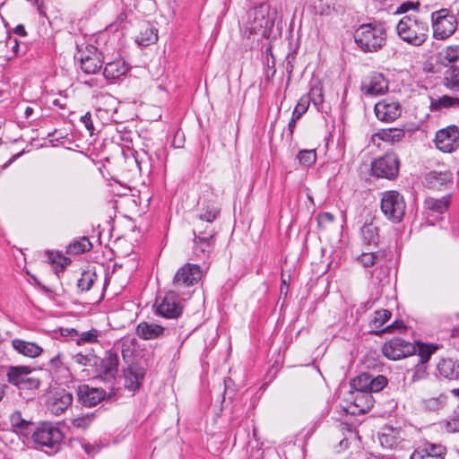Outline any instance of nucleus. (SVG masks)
Returning a JSON list of instances; mask_svg holds the SVG:
<instances>
[{
	"label": "nucleus",
	"mask_w": 459,
	"mask_h": 459,
	"mask_svg": "<svg viewBox=\"0 0 459 459\" xmlns=\"http://www.w3.org/2000/svg\"><path fill=\"white\" fill-rule=\"evenodd\" d=\"M353 38L361 51L377 52L386 43V30L381 22L364 23L356 29Z\"/></svg>",
	"instance_id": "nucleus-1"
},
{
	"label": "nucleus",
	"mask_w": 459,
	"mask_h": 459,
	"mask_svg": "<svg viewBox=\"0 0 459 459\" xmlns=\"http://www.w3.org/2000/svg\"><path fill=\"white\" fill-rule=\"evenodd\" d=\"M396 32L403 41L420 47L429 37V24L415 14L405 15L397 23Z\"/></svg>",
	"instance_id": "nucleus-2"
},
{
	"label": "nucleus",
	"mask_w": 459,
	"mask_h": 459,
	"mask_svg": "<svg viewBox=\"0 0 459 459\" xmlns=\"http://www.w3.org/2000/svg\"><path fill=\"white\" fill-rule=\"evenodd\" d=\"M64 437L62 430L49 422L40 423L31 434L35 448L48 455H54L61 449Z\"/></svg>",
	"instance_id": "nucleus-3"
},
{
	"label": "nucleus",
	"mask_w": 459,
	"mask_h": 459,
	"mask_svg": "<svg viewBox=\"0 0 459 459\" xmlns=\"http://www.w3.org/2000/svg\"><path fill=\"white\" fill-rule=\"evenodd\" d=\"M433 36L437 39H446L457 29L458 20L448 9H440L431 13Z\"/></svg>",
	"instance_id": "nucleus-4"
},
{
	"label": "nucleus",
	"mask_w": 459,
	"mask_h": 459,
	"mask_svg": "<svg viewBox=\"0 0 459 459\" xmlns=\"http://www.w3.org/2000/svg\"><path fill=\"white\" fill-rule=\"evenodd\" d=\"M381 211L384 215L394 222L402 221L405 213V202L403 196L394 190L383 193L381 198Z\"/></svg>",
	"instance_id": "nucleus-5"
},
{
	"label": "nucleus",
	"mask_w": 459,
	"mask_h": 459,
	"mask_svg": "<svg viewBox=\"0 0 459 459\" xmlns=\"http://www.w3.org/2000/svg\"><path fill=\"white\" fill-rule=\"evenodd\" d=\"M203 275L204 271L198 264L186 263L176 272L172 284L176 291L184 294V290L197 284Z\"/></svg>",
	"instance_id": "nucleus-6"
},
{
	"label": "nucleus",
	"mask_w": 459,
	"mask_h": 459,
	"mask_svg": "<svg viewBox=\"0 0 459 459\" xmlns=\"http://www.w3.org/2000/svg\"><path fill=\"white\" fill-rule=\"evenodd\" d=\"M156 314L168 319L178 318L184 309L182 300L179 299L178 291L170 290L155 304Z\"/></svg>",
	"instance_id": "nucleus-7"
},
{
	"label": "nucleus",
	"mask_w": 459,
	"mask_h": 459,
	"mask_svg": "<svg viewBox=\"0 0 459 459\" xmlns=\"http://www.w3.org/2000/svg\"><path fill=\"white\" fill-rule=\"evenodd\" d=\"M400 160L394 153H386L376 159L371 164L372 174L377 178L394 179L398 176Z\"/></svg>",
	"instance_id": "nucleus-8"
},
{
	"label": "nucleus",
	"mask_w": 459,
	"mask_h": 459,
	"mask_svg": "<svg viewBox=\"0 0 459 459\" xmlns=\"http://www.w3.org/2000/svg\"><path fill=\"white\" fill-rule=\"evenodd\" d=\"M344 400L349 403L344 411L352 415L368 412L375 402L370 392L364 391H350Z\"/></svg>",
	"instance_id": "nucleus-9"
},
{
	"label": "nucleus",
	"mask_w": 459,
	"mask_h": 459,
	"mask_svg": "<svg viewBox=\"0 0 459 459\" xmlns=\"http://www.w3.org/2000/svg\"><path fill=\"white\" fill-rule=\"evenodd\" d=\"M32 368L29 366H12L7 371L8 382L19 388L35 389L40 385L38 378L30 377Z\"/></svg>",
	"instance_id": "nucleus-10"
},
{
	"label": "nucleus",
	"mask_w": 459,
	"mask_h": 459,
	"mask_svg": "<svg viewBox=\"0 0 459 459\" xmlns=\"http://www.w3.org/2000/svg\"><path fill=\"white\" fill-rule=\"evenodd\" d=\"M435 143L443 152H452L459 146V129L455 126H449L440 129L436 134Z\"/></svg>",
	"instance_id": "nucleus-11"
},
{
	"label": "nucleus",
	"mask_w": 459,
	"mask_h": 459,
	"mask_svg": "<svg viewBox=\"0 0 459 459\" xmlns=\"http://www.w3.org/2000/svg\"><path fill=\"white\" fill-rule=\"evenodd\" d=\"M193 253L196 257L206 258L212 247L213 230L208 227L205 230H195Z\"/></svg>",
	"instance_id": "nucleus-12"
},
{
	"label": "nucleus",
	"mask_w": 459,
	"mask_h": 459,
	"mask_svg": "<svg viewBox=\"0 0 459 459\" xmlns=\"http://www.w3.org/2000/svg\"><path fill=\"white\" fill-rule=\"evenodd\" d=\"M377 117L384 122H393L402 114V106L393 98H386L375 105Z\"/></svg>",
	"instance_id": "nucleus-13"
},
{
	"label": "nucleus",
	"mask_w": 459,
	"mask_h": 459,
	"mask_svg": "<svg viewBox=\"0 0 459 459\" xmlns=\"http://www.w3.org/2000/svg\"><path fill=\"white\" fill-rule=\"evenodd\" d=\"M269 8L267 5L261 4L254 9L251 15H253V22L250 25L252 32H259L265 35L269 32L274 25L273 19L268 16Z\"/></svg>",
	"instance_id": "nucleus-14"
},
{
	"label": "nucleus",
	"mask_w": 459,
	"mask_h": 459,
	"mask_svg": "<svg viewBox=\"0 0 459 459\" xmlns=\"http://www.w3.org/2000/svg\"><path fill=\"white\" fill-rule=\"evenodd\" d=\"M118 372V355L115 351L107 352L106 356L100 360L98 368V377L105 381H113Z\"/></svg>",
	"instance_id": "nucleus-15"
},
{
	"label": "nucleus",
	"mask_w": 459,
	"mask_h": 459,
	"mask_svg": "<svg viewBox=\"0 0 459 459\" xmlns=\"http://www.w3.org/2000/svg\"><path fill=\"white\" fill-rule=\"evenodd\" d=\"M388 90V81L380 73H373L362 82L361 91L368 96L382 95Z\"/></svg>",
	"instance_id": "nucleus-16"
},
{
	"label": "nucleus",
	"mask_w": 459,
	"mask_h": 459,
	"mask_svg": "<svg viewBox=\"0 0 459 459\" xmlns=\"http://www.w3.org/2000/svg\"><path fill=\"white\" fill-rule=\"evenodd\" d=\"M424 186L432 190H445L453 185V176L449 171H430L424 178Z\"/></svg>",
	"instance_id": "nucleus-17"
},
{
	"label": "nucleus",
	"mask_w": 459,
	"mask_h": 459,
	"mask_svg": "<svg viewBox=\"0 0 459 459\" xmlns=\"http://www.w3.org/2000/svg\"><path fill=\"white\" fill-rule=\"evenodd\" d=\"M445 454L443 446L425 442L414 449L410 459H444Z\"/></svg>",
	"instance_id": "nucleus-18"
},
{
	"label": "nucleus",
	"mask_w": 459,
	"mask_h": 459,
	"mask_svg": "<svg viewBox=\"0 0 459 459\" xmlns=\"http://www.w3.org/2000/svg\"><path fill=\"white\" fill-rule=\"evenodd\" d=\"M411 344L400 338H394L383 346L384 355L393 360H398L410 352Z\"/></svg>",
	"instance_id": "nucleus-19"
},
{
	"label": "nucleus",
	"mask_w": 459,
	"mask_h": 459,
	"mask_svg": "<svg viewBox=\"0 0 459 459\" xmlns=\"http://www.w3.org/2000/svg\"><path fill=\"white\" fill-rule=\"evenodd\" d=\"M100 53L97 52V49L91 46L87 53H82L79 59L81 62L82 70L87 74H96L99 72L102 66V61L100 57Z\"/></svg>",
	"instance_id": "nucleus-20"
},
{
	"label": "nucleus",
	"mask_w": 459,
	"mask_h": 459,
	"mask_svg": "<svg viewBox=\"0 0 459 459\" xmlns=\"http://www.w3.org/2000/svg\"><path fill=\"white\" fill-rule=\"evenodd\" d=\"M73 403V395L65 391H57L51 397L48 409L56 416L62 414Z\"/></svg>",
	"instance_id": "nucleus-21"
},
{
	"label": "nucleus",
	"mask_w": 459,
	"mask_h": 459,
	"mask_svg": "<svg viewBox=\"0 0 459 459\" xmlns=\"http://www.w3.org/2000/svg\"><path fill=\"white\" fill-rule=\"evenodd\" d=\"M145 370L137 365L129 364L124 370L125 387L132 392L139 389L144 377Z\"/></svg>",
	"instance_id": "nucleus-22"
},
{
	"label": "nucleus",
	"mask_w": 459,
	"mask_h": 459,
	"mask_svg": "<svg viewBox=\"0 0 459 459\" xmlns=\"http://www.w3.org/2000/svg\"><path fill=\"white\" fill-rule=\"evenodd\" d=\"M11 345L17 353L30 359L38 358L43 352V349L36 342L19 338L12 340Z\"/></svg>",
	"instance_id": "nucleus-23"
},
{
	"label": "nucleus",
	"mask_w": 459,
	"mask_h": 459,
	"mask_svg": "<svg viewBox=\"0 0 459 459\" xmlns=\"http://www.w3.org/2000/svg\"><path fill=\"white\" fill-rule=\"evenodd\" d=\"M106 392L102 389L92 388L89 385H82L79 387L78 396L81 403L89 407L97 405L101 400L104 399Z\"/></svg>",
	"instance_id": "nucleus-24"
},
{
	"label": "nucleus",
	"mask_w": 459,
	"mask_h": 459,
	"mask_svg": "<svg viewBox=\"0 0 459 459\" xmlns=\"http://www.w3.org/2000/svg\"><path fill=\"white\" fill-rule=\"evenodd\" d=\"M440 377L447 380L459 379V361L451 358L441 359L437 364Z\"/></svg>",
	"instance_id": "nucleus-25"
},
{
	"label": "nucleus",
	"mask_w": 459,
	"mask_h": 459,
	"mask_svg": "<svg viewBox=\"0 0 459 459\" xmlns=\"http://www.w3.org/2000/svg\"><path fill=\"white\" fill-rule=\"evenodd\" d=\"M165 328L160 325L141 322L136 327V334L143 340H154L163 336Z\"/></svg>",
	"instance_id": "nucleus-26"
},
{
	"label": "nucleus",
	"mask_w": 459,
	"mask_h": 459,
	"mask_svg": "<svg viewBox=\"0 0 459 459\" xmlns=\"http://www.w3.org/2000/svg\"><path fill=\"white\" fill-rule=\"evenodd\" d=\"M402 431L398 429H394L393 427H385L382 429V432L379 434V442L380 445L386 449H393L397 446L401 441Z\"/></svg>",
	"instance_id": "nucleus-27"
},
{
	"label": "nucleus",
	"mask_w": 459,
	"mask_h": 459,
	"mask_svg": "<svg viewBox=\"0 0 459 459\" xmlns=\"http://www.w3.org/2000/svg\"><path fill=\"white\" fill-rule=\"evenodd\" d=\"M158 40V30L149 22H143L139 34L135 37V42L142 47H148Z\"/></svg>",
	"instance_id": "nucleus-28"
},
{
	"label": "nucleus",
	"mask_w": 459,
	"mask_h": 459,
	"mask_svg": "<svg viewBox=\"0 0 459 459\" xmlns=\"http://www.w3.org/2000/svg\"><path fill=\"white\" fill-rule=\"evenodd\" d=\"M129 70L128 65L123 59L108 62L103 70V75L108 80H115L125 75Z\"/></svg>",
	"instance_id": "nucleus-29"
},
{
	"label": "nucleus",
	"mask_w": 459,
	"mask_h": 459,
	"mask_svg": "<svg viewBox=\"0 0 459 459\" xmlns=\"http://www.w3.org/2000/svg\"><path fill=\"white\" fill-rule=\"evenodd\" d=\"M405 135V133L403 129L400 128H387L381 129L378 132L375 133L371 140L374 143L379 144L378 141H383L386 143H396L401 141Z\"/></svg>",
	"instance_id": "nucleus-30"
},
{
	"label": "nucleus",
	"mask_w": 459,
	"mask_h": 459,
	"mask_svg": "<svg viewBox=\"0 0 459 459\" xmlns=\"http://www.w3.org/2000/svg\"><path fill=\"white\" fill-rule=\"evenodd\" d=\"M392 313L387 309H379L375 311L374 316L369 323L372 329L371 331L376 334H380L393 328L394 325L382 328V326L390 319Z\"/></svg>",
	"instance_id": "nucleus-31"
},
{
	"label": "nucleus",
	"mask_w": 459,
	"mask_h": 459,
	"mask_svg": "<svg viewBox=\"0 0 459 459\" xmlns=\"http://www.w3.org/2000/svg\"><path fill=\"white\" fill-rule=\"evenodd\" d=\"M457 107H459V98L444 95L437 99H430L429 108L431 111Z\"/></svg>",
	"instance_id": "nucleus-32"
},
{
	"label": "nucleus",
	"mask_w": 459,
	"mask_h": 459,
	"mask_svg": "<svg viewBox=\"0 0 459 459\" xmlns=\"http://www.w3.org/2000/svg\"><path fill=\"white\" fill-rule=\"evenodd\" d=\"M451 195H446L440 199L429 197L425 201L426 207L435 212L444 213L450 204Z\"/></svg>",
	"instance_id": "nucleus-33"
},
{
	"label": "nucleus",
	"mask_w": 459,
	"mask_h": 459,
	"mask_svg": "<svg viewBox=\"0 0 459 459\" xmlns=\"http://www.w3.org/2000/svg\"><path fill=\"white\" fill-rule=\"evenodd\" d=\"M363 241L368 245H377L379 239L378 230L373 223H365L361 228Z\"/></svg>",
	"instance_id": "nucleus-34"
},
{
	"label": "nucleus",
	"mask_w": 459,
	"mask_h": 459,
	"mask_svg": "<svg viewBox=\"0 0 459 459\" xmlns=\"http://www.w3.org/2000/svg\"><path fill=\"white\" fill-rule=\"evenodd\" d=\"M92 248V244L88 238L82 237L78 240H74L66 247V253L69 255H79L90 251Z\"/></svg>",
	"instance_id": "nucleus-35"
},
{
	"label": "nucleus",
	"mask_w": 459,
	"mask_h": 459,
	"mask_svg": "<svg viewBox=\"0 0 459 459\" xmlns=\"http://www.w3.org/2000/svg\"><path fill=\"white\" fill-rule=\"evenodd\" d=\"M221 212V209L218 205L213 203L205 204L201 209L199 219L201 221L212 223L216 220Z\"/></svg>",
	"instance_id": "nucleus-36"
},
{
	"label": "nucleus",
	"mask_w": 459,
	"mask_h": 459,
	"mask_svg": "<svg viewBox=\"0 0 459 459\" xmlns=\"http://www.w3.org/2000/svg\"><path fill=\"white\" fill-rule=\"evenodd\" d=\"M439 58L445 65L456 62L459 59V45L449 46L443 49Z\"/></svg>",
	"instance_id": "nucleus-37"
},
{
	"label": "nucleus",
	"mask_w": 459,
	"mask_h": 459,
	"mask_svg": "<svg viewBox=\"0 0 459 459\" xmlns=\"http://www.w3.org/2000/svg\"><path fill=\"white\" fill-rule=\"evenodd\" d=\"M97 280V274L90 270L84 271L78 280L77 286L82 291H88Z\"/></svg>",
	"instance_id": "nucleus-38"
},
{
	"label": "nucleus",
	"mask_w": 459,
	"mask_h": 459,
	"mask_svg": "<svg viewBox=\"0 0 459 459\" xmlns=\"http://www.w3.org/2000/svg\"><path fill=\"white\" fill-rule=\"evenodd\" d=\"M369 373H363L351 381L350 391H364L368 392L369 388Z\"/></svg>",
	"instance_id": "nucleus-39"
},
{
	"label": "nucleus",
	"mask_w": 459,
	"mask_h": 459,
	"mask_svg": "<svg viewBox=\"0 0 459 459\" xmlns=\"http://www.w3.org/2000/svg\"><path fill=\"white\" fill-rule=\"evenodd\" d=\"M445 85L452 91H459V67H453L445 76Z\"/></svg>",
	"instance_id": "nucleus-40"
},
{
	"label": "nucleus",
	"mask_w": 459,
	"mask_h": 459,
	"mask_svg": "<svg viewBox=\"0 0 459 459\" xmlns=\"http://www.w3.org/2000/svg\"><path fill=\"white\" fill-rule=\"evenodd\" d=\"M73 360L74 363L82 367H93L97 366L99 359L91 353H77L73 356Z\"/></svg>",
	"instance_id": "nucleus-41"
},
{
	"label": "nucleus",
	"mask_w": 459,
	"mask_h": 459,
	"mask_svg": "<svg viewBox=\"0 0 459 459\" xmlns=\"http://www.w3.org/2000/svg\"><path fill=\"white\" fill-rule=\"evenodd\" d=\"M11 425L16 431H20L23 433L24 430H27L30 426V422L24 420L22 417V413L20 411H14L12 413L10 417Z\"/></svg>",
	"instance_id": "nucleus-42"
},
{
	"label": "nucleus",
	"mask_w": 459,
	"mask_h": 459,
	"mask_svg": "<svg viewBox=\"0 0 459 459\" xmlns=\"http://www.w3.org/2000/svg\"><path fill=\"white\" fill-rule=\"evenodd\" d=\"M369 388L368 392L372 394V393H378L381 390L384 389V387L387 385V378L383 375H377V377H374L370 374L369 378Z\"/></svg>",
	"instance_id": "nucleus-43"
},
{
	"label": "nucleus",
	"mask_w": 459,
	"mask_h": 459,
	"mask_svg": "<svg viewBox=\"0 0 459 459\" xmlns=\"http://www.w3.org/2000/svg\"><path fill=\"white\" fill-rule=\"evenodd\" d=\"M119 346L121 349V354L124 360L128 363L129 359L132 358L133 354L135 351L134 340L132 339H123L119 342Z\"/></svg>",
	"instance_id": "nucleus-44"
},
{
	"label": "nucleus",
	"mask_w": 459,
	"mask_h": 459,
	"mask_svg": "<svg viewBox=\"0 0 459 459\" xmlns=\"http://www.w3.org/2000/svg\"><path fill=\"white\" fill-rule=\"evenodd\" d=\"M299 161L301 165L309 167L316 162V153L315 150H302L298 154Z\"/></svg>",
	"instance_id": "nucleus-45"
},
{
	"label": "nucleus",
	"mask_w": 459,
	"mask_h": 459,
	"mask_svg": "<svg viewBox=\"0 0 459 459\" xmlns=\"http://www.w3.org/2000/svg\"><path fill=\"white\" fill-rule=\"evenodd\" d=\"M446 402V396L440 394L437 397L426 399L423 403L427 410L437 411L442 408Z\"/></svg>",
	"instance_id": "nucleus-46"
},
{
	"label": "nucleus",
	"mask_w": 459,
	"mask_h": 459,
	"mask_svg": "<svg viewBox=\"0 0 459 459\" xmlns=\"http://www.w3.org/2000/svg\"><path fill=\"white\" fill-rule=\"evenodd\" d=\"M309 99V103L312 102L316 107L320 106L324 102L323 90L319 86L312 87L309 93L303 95Z\"/></svg>",
	"instance_id": "nucleus-47"
},
{
	"label": "nucleus",
	"mask_w": 459,
	"mask_h": 459,
	"mask_svg": "<svg viewBox=\"0 0 459 459\" xmlns=\"http://www.w3.org/2000/svg\"><path fill=\"white\" fill-rule=\"evenodd\" d=\"M379 255L372 252L362 253L359 257L358 261L366 268L373 266L377 259Z\"/></svg>",
	"instance_id": "nucleus-48"
},
{
	"label": "nucleus",
	"mask_w": 459,
	"mask_h": 459,
	"mask_svg": "<svg viewBox=\"0 0 459 459\" xmlns=\"http://www.w3.org/2000/svg\"><path fill=\"white\" fill-rule=\"evenodd\" d=\"M128 13L126 11L121 12L116 18V20L109 24L108 29L113 31H117L126 27L127 22Z\"/></svg>",
	"instance_id": "nucleus-49"
},
{
	"label": "nucleus",
	"mask_w": 459,
	"mask_h": 459,
	"mask_svg": "<svg viewBox=\"0 0 459 459\" xmlns=\"http://www.w3.org/2000/svg\"><path fill=\"white\" fill-rule=\"evenodd\" d=\"M309 107V99L307 97H301L294 108L292 117L299 119L301 116L307 110Z\"/></svg>",
	"instance_id": "nucleus-50"
},
{
	"label": "nucleus",
	"mask_w": 459,
	"mask_h": 459,
	"mask_svg": "<svg viewBox=\"0 0 459 459\" xmlns=\"http://www.w3.org/2000/svg\"><path fill=\"white\" fill-rule=\"evenodd\" d=\"M92 420H93L92 415L86 414V415H82V416L73 419L71 421V425L74 428L84 429L90 426Z\"/></svg>",
	"instance_id": "nucleus-51"
},
{
	"label": "nucleus",
	"mask_w": 459,
	"mask_h": 459,
	"mask_svg": "<svg viewBox=\"0 0 459 459\" xmlns=\"http://www.w3.org/2000/svg\"><path fill=\"white\" fill-rule=\"evenodd\" d=\"M98 337H99V331L96 329H91L89 331L82 332V333H80L78 343L79 344L81 342L92 343V342H97Z\"/></svg>",
	"instance_id": "nucleus-52"
},
{
	"label": "nucleus",
	"mask_w": 459,
	"mask_h": 459,
	"mask_svg": "<svg viewBox=\"0 0 459 459\" xmlns=\"http://www.w3.org/2000/svg\"><path fill=\"white\" fill-rule=\"evenodd\" d=\"M446 429L449 432L459 431V410L455 411L454 414L450 417V419L447 420Z\"/></svg>",
	"instance_id": "nucleus-53"
},
{
	"label": "nucleus",
	"mask_w": 459,
	"mask_h": 459,
	"mask_svg": "<svg viewBox=\"0 0 459 459\" xmlns=\"http://www.w3.org/2000/svg\"><path fill=\"white\" fill-rule=\"evenodd\" d=\"M80 121L85 126L90 134L92 135L94 131V126L92 123L91 113L87 112L85 115L82 116Z\"/></svg>",
	"instance_id": "nucleus-54"
},
{
	"label": "nucleus",
	"mask_w": 459,
	"mask_h": 459,
	"mask_svg": "<svg viewBox=\"0 0 459 459\" xmlns=\"http://www.w3.org/2000/svg\"><path fill=\"white\" fill-rule=\"evenodd\" d=\"M449 344L459 351V326L452 330L449 337Z\"/></svg>",
	"instance_id": "nucleus-55"
},
{
	"label": "nucleus",
	"mask_w": 459,
	"mask_h": 459,
	"mask_svg": "<svg viewBox=\"0 0 459 459\" xmlns=\"http://www.w3.org/2000/svg\"><path fill=\"white\" fill-rule=\"evenodd\" d=\"M418 3L414 4L413 2H404L397 7L395 13H405L410 10L418 9Z\"/></svg>",
	"instance_id": "nucleus-56"
},
{
	"label": "nucleus",
	"mask_w": 459,
	"mask_h": 459,
	"mask_svg": "<svg viewBox=\"0 0 459 459\" xmlns=\"http://www.w3.org/2000/svg\"><path fill=\"white\" fill-rule=\"evenodd\" d=\"M48 259V261L53 264H61L63 267V264H61V260H65L64 257L58 255H55L53 252L48 251L47 252Z\"/></svg>",
	"instance_id": "nucleus-57"
},
{
	"label": "nucleus",
	"mask_w": 459,
	"mask_h": 459,
	"mask_svg": "<svg viewBox=\"0 0 459 459\" xmlns=\"http://www.w3.org/2000/svg\"><path fill=\"white\" fill-rule=\"evenodd\" d=\"M49 366L52 368H55V369H57L59 368L63 362H62V359H61V354L58 353L57 355H56L54 358H52L50 360H49Z\"/></svg>",
	"instance_id": "nucleus-58"
},
{
	"label": "nucleus",
	"mask_w": 459,
	"mask_h": 459,
	"mask_svg": "<svg viewBox=\"0 0 459 459\" xmlns=\"http://www.w3.org/2000/svg\"><path fill=\"white\" fill-rule=\"evenodd\" d=\"M334 220V217L330 212H322L318 215V221L319 222H333Z\"/></svg>",
	"instance_id": "nucleus-59"
},
{
	"label": "nucleus",
	"mask_w": 459,
	"mask_h": 459,
	"mask_svg": "<svg viewBox=\"0 0 459 459\" xmlns=\"http://www.w3.org/2000/svg\"><path fill=\"white\" fill-rule=\"evenodd\" d=\"M8 44L12 45V50L14 53V55H18L19 52V42L16 39H9Z\"/></svg>",
	"instance_id": "nucleus-60"
},
{
	"label": "nucleus",
	"mask_w": 459,
	"mask_h": 459,
	"mask_svg": "<svg viewBox=\"0 0 459 459\" xmlns=\"http://www.w3.org/2000/svg\"><path fill=\"white\" fill-rule=\"evenodd\" d=\"M14 32H15V34L22 36V37H24L27 34L24 26L22 24L15 27Z\"/></svg>",
	"instance_id": "nucleus-61"
},
{
	"label": "nucleus",
	"mask_w": 459,
	"mask_h": 459,
	"mask_svg": "<svg viewBox=\"0 0 459 459\" xmlns=\"http://www.w3.org/2000/svg\"><path fill=\"white\" fill-rule=\"evenodd\" d=\"M298 120V118L292 117L290 121L289 122V125H288V128H289V131H290V134H292L293 133V130L296 126V121Z\"/></svg>",
	"instance_id": "nucleus-62"
},
{
	"label": "nucleus",
	"mask_w": 459,
	"mask_h": 459,
	"mask_svg": "<svg viewBox=\"0 0 459 459\" xmlns=\"http://www.w3.org/2000/svg\"><path fill=\"white\" fill-rule=\"evenodd\" d=\"M23 113H24V117L26 118H30L32 116V114L34 113V109H33V108L27 106L25 108Z\"/></svg>",
	"instance_id": "nucleus-63"
},
{
	"label": "nucleus",
	"mask_w": 459,
	"mask_h": 459,
	"mask_svg": "<svg viewBox=\"0 0 459 459\" xmlns=\"http://www.w3.org/2000/svg\"><path fill=\"white\" fill-rule=\"evenodd\" d=\"M288 291V284H287V281L282 277L281 278V292H285L287 293Z\"/></svg>",
	"instance_id": "nucleus-64"
}]
</instances>
